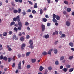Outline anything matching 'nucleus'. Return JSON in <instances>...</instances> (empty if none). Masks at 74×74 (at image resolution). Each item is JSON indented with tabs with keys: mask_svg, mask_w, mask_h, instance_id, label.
Returning <instances> with one entry per match:
<instances>
[{
	"mask_svg": "<svg viewBox=\"0 0 74 74\" xmlns=\"http://www.w3.org/2000/svg\"><path fill=\"white\" fill-rule=\"evenodd\" d=\"M58 42H59V40H57V41H56L54 42V44L55 45H56V44H58Z\"/></svg>",
	"mask_w": 74,
	"mask_h": 74,
	"instance_id": "obj_53",
	"label": "nucleus"
},
{
	"mask_svg": "<svg viewBox=\"0 0 74 74\" xmlns=\"http://www.w3.org/2000/svg\"><path fill=\"white\" fill-rule=\"evenodd\" d=\"M67 11L68 12H70L71 11V8H67Z\"/></svg>",
	"mask_w": 74,
	"mask_h": 74,
	"instance_id": "obj_13",
	"label": "nucleus"
},
{
	"mask_svg": "<svg viewBox=\"0 0 74 74\" xmlns=\"http://www.w3.org/2000/svg\"><path fill=\"white\" fill-rule=\"evenodd\" d=\"M73 58V56H71L69 57V59H70V60H71V59H72Z\"/></svg>",
	"mask_w": 74,
	"mask_h": 74,
	"instance_id": "obj_30",
	"label": "nucleus"
},
{
	"mask_svg": "<svg viewBox=\"0 0 74 74\" xmlns=\"http://www.w3.org/2000/svg\"><path fill=\"white\" fill-rule=\"evenodd\" d=\"M27 30H28V31L30 30V27H28L27 28Z\"/></svg>",
	"mask_w": 74,
	"mask_h": 74,
	"instance_id": "obj_61",
	"label": "nucleus"
},
{
	"mask_svg": "<svg viewBox=\"0 0 74 74\" xmlns=\"http://www.w3.org/2000/svg\"><path fill=\"white\" fill-rule=\"evenodd\" d=\"M53 50V49H50L49 51L48 52V53L49 55H51V52H52V51Z\"/></svg>",
	"mask_w": 74,
	"mask_h": 74,
	"instance_id": "obj_6",
	"label": "nucleus"
},
{
	"mask_svg": "<svg viewBox=\"0 0 74 74\" xmlns=\"http://www.w3.org/2000/svg\"><path fill=\"white\" fill-rule=\"evenodd\" d=\"M64 3L65 4H69V2L67 1H64Z\"/></svg>",
	"mask_w": 74,
	"mask_h": 74,
	"instance_id": "obj_38",
	"label": "nucleus"
},
{
	"mask_svg": "<svg viewBox=\"0 0 74 74\" xmlns=\"http://www.w3.org/2000/svg\"><path fill=\"white\" fill-rule=\"evenodd\" d=\"M29 17L31 18H33V15H32L31 14L29 15Z\"/></svg>",
	"mask_w": 74,
	"mask_h": 74,
	"instance_id": "obj_57",
	"label": "nucleus"
},
{
	"mask_svg": "<svg viewBox=\"0 0 74 74\" xmlns=\"http://www.w3.org/2000/svg\"><path fill=\"white\" fill-rule=\"evenodd\" d=\"M52 21L53 22H58V21L57 20H56L55 18H53L52 20Z\"/></svg>",
	"mask_w": 74,
	"mask_h": 74,
	"instance_id": "obj_26",
	"label": "nucleus"
},
{
	"mask_svg": "<svg viewBox=\"0 0 74 74\" xmlns=\"http://www.w3.org/2000/svg\"><path fill=\"white\" fill-rule=\"evenodd\" d=\"M66 24L67 26H69L70 25V22L69 21H67L66 22Z\"/></svg>",
	"mask_w": 74,
	"mask_h": 74,
	"instance_id": "obj_8",
	"label": "nucleus"
},
{
	"mask_svg": "<svg viewBox=\"0 0 74 74\" xmlns=\"http://www.w3.org/2000/svg\"><path fill=\"white\" fill-rule=\"evenodd\" d=\"M69 45L70 46H71L72 47H73L74 45H73V43L72 42H70L69 43Z\"/></svg>",
	"mask_w": 74,
	"mask_h": 74,
	"instance_id": "obj_27",
	"label": "nucleus"
},
{
	"mask_svg": "<svg viewBox=\"0 0 74 74\" xmlns=\"http://www.w3.org/2000/svg\"><path fill=\"white\" fill-rule=\"evenodd\" d=\"M22 33L21 32H19V33L18 35L19 36H22Z\"/></svg>",
	"mask_w": 74,
	"mask_h": 74,
	"instance_id": "obj_58",
	"label": "nucleus"
},
{
	"mask_svg": "<svg viewBox=\"0 0 74 74\" xmlns=\"http://www.w3.org/2000/svg\"><path fill=\"white\" fill-rule=\"evenodd\" d=\"M55 33L57 35L58 34V31H55Z\"/></svg>",
	"mask_w": 74,
	"mask_h": 74,
	"instance_id": "obj_63",
	"label": "nucleus"
},
{
	"mask_svg": "<svg viewBox=\"0 0 74 74\" xmlns=\"http://www.w3.org/2000/svg\"><path fill=\"white\" fill-rule=\"evenodd\" d=\"M43 37L45 38L46 39H48L49 38V35L48 34L45 35L43 36Z\"/></svg>",
	"mask_w": 74,
	"mask_h": 74,
	"instance_id": "obj_5",
	"label": "nucleus"
},
{
	"mask_svg": "<svg viewBox=\"0 0 74 74\" xmlns=\"http://www.w3.org/2000/svg\"><path fill=\"white\" fill-rule=\"evenodd\" d=\"M28 12H31V10L29 9L27 10Z\"/></svg>",
	"mask_w": 74,
	"mask_h": 74,
	"instance_id": "obj_59",
	"label": "nucleus"
},
{
	"mask_svg": "<svg viewBox=\"0 0 74 74\" xmlns=\"http://www.w3.org/2000/svg\"><path fill=\"white\" fill-rule=\"evenodd\" d=\"M42 54L43 55H47V54H48V53L46 52H44L42 53Z\"/></svg>",
	"mask_w": 74,
	"mask_h": 74,
	"instance_id": "obj_37",
	"label": "nucleus"
},
{
	"mask_svg": "<svg viewBox=\"0 0 74 74\" xmlns=\"http://www.w3.org/2000/svg\"><path fill=\"white\" fill-rule=\"evenodd\" d=\"M15 23L14 21H13V22H11L10 24V26H12L13 25H15Z\"/></svg>",
	"mask_w": 74,
	"mask_h": 74,
	"instance_id": "obj_15",
	"label": "nucleus"
},
{
	"mask_svg": "<svg viewBox=\"0 0 74 74\" xmlns=\"http://www.w3.org/2000/svg\"><path fill=\"white\" fill-rule=\"evenodd\" d=\"M20 40L21 41H24V38L23 37H20Z\"/></svg>",
	"mask_w": 74,
	"mask_h": 74,
	"instance_id": "obj_24",
	"label": "nucleus"
},
{
	"mask_svg": "<svg viewBox=\"0 0 74 74\" xmlns=\"http://www.w3.org/2000/svg\"><path fill=\"white\" fill-rule=\"evenodd\" d=\"M15 57H16V56H14L13 57L12 60L14 62H15Z\"/></svg>",
	"mask_w": 74,
	"mask_h": 74,
	"instance_id": "obj_36",
	"label": "nucleus"
},
{
	"mask_svg": "<svg viewBox=\"0 0 74 74\" xmlns=\"http://www.w3.org/2000/svg\"><path fill=\"white\" fill-rule=\"evenodd\" d=\"M11 59H12L11 58H8V62H11Z\"/></svg>",
	"mask_w": 74,
	"mask_h": 74,
	"instance_id": "obj_43",
	"label": "nucleus"
},
{
	"mask_svg": "<svg viewBox=\"0 0 74 74\" xmlns=\"http://www.w3.org/2000/svg\"><path fill=\"white\" fill-rule=\"evenodd\" d=\"M63 13V14H64V15H67V12H66V11L65 10L64 11Z\"/></svg>",
	"mask_w": 74,
	"mask_h": 74,
	"instance_id": "obj_34",
	"label": "nucleus"
},
{
	"mask_svg": "<svg viewBox=\"0 0 74 74\" xmlns=\"http://www.w3.org/2000/svg\"><path fill=\"white\" fill-rule=\"evenodd\" d=\"M26 26H28L29 25V23L28 22H26L25 23Z\"/></svg>",
	"mask_w": 74,
	"mask_h": 74,
	"instance_id": "obj_47",
	"label": "nucleus"
},
{
	"mask_svg": "<svg viewBox=\"0 0 74 74\" xmlns=\"http://www.w3.org/2000/svg\"><path fill=\"white\" fill-rule=\"evenodd\" d=\"M56 19L57 20H60V17L58 15H57L56 17Z\"/></svg>",
	"mask_w": 74,
	"mask_h": 74,
	"instance_id": "obj_21",
	"label": "nucleus"
},
{
	"mask_svg": "<svg viewBox=\"0 0 74 74\" xmlns=\"http://www.w3.org/2000/svg\"><path fill=\"white\" fill-rule=\"evenodd\" d=\"M15 63H13V65L12 66V67L14 68V67H15Z\"/></svg>",
	"mask_w": 74,
	"mask_h": 74,
	"instance_id": "obj_49",
	"label": "nucleus"
},
{
	"mask_svg": "<svg viewBox=\"0 0 74 74\" xmlns=\"http://www.w3.org/2000/svg\"><path fill=\"white\" fill-rule=\"evenodd\" d=\"M0 58L1 59H3L4 58V56L3 55H1L0 57Z\"/></svg>",
	"mask_w": 74,
	"mask_h": 74,
	"instance_id": "obj_39",
	"label": "nucleus"
},
{
	"mask_svg": "<svg viewBox=\"0 0 74 74\" xmlns=\"http://www.w3.org/2000/svg\"><path fill=\"white\" fill-rule=\"evenodd\" d=\"M22 14H23V15L24 16V15H26V12L25 11L22 12Z\"/></svg>",
	"mask_w": 74,
	"mask_h": 74,
	"instance_id": "obj_31",
	"label": "nucleus"
},
{
	"mask_svg": "<svg viewBox=\"0 0 74 74\" xmlns=\"http://www.w3.org/2000/svg\"><path fill=\"white\" fill-rule=\"evenodd\" d=\"M64 56H62L60 58V60L61 61H62V60H63V59H64Z\"/></svg>",
	"mask_w": 74,
	"mask_h": 74,
	"instance_id": "obj_14",
	"label": "nucleus"
},
{
	"mask_svg": "<svg viewBox=\"0 0 74 74\" xmlns=\"http://www.w3.org/2000/svg\"><path fill=\"white\" fill-rule=\"evenodd\" d=\"M47 26L49 27L51 26V23H48L47 24Z\"/></svg>",
	"mask_w": 74,
	"mask_h": 74,
	"instance_id": "obj_51",
	"label": "nucleus"
},
{
	"mask_svg": "<svg viewBox=\"0 0 74 74\" xmlns=\"http://www.w3.org/2000/svg\"><path fill=\"white\" fill-rule=\"evenodd\" d=\"M8 51H12V49H11V48H8Z\"/></svg>",
	"mask_w": 74,
	"mask_h": 74,
	"instance_id": "obj_50",
	"label": "nucleus"
},
{
	"mask_svg": "<svg viewBox=\"0 0 74 74\" xmlns=\"http://www.w3.org/2000/svg\"><path fill=\"white\" fill-rule=\"evenodd\" d=\"M40 15H42L43 13V10L42 9H40Z\"/></svg>",
	"mask_w": 74,
	"mask_h": 74,
	"instance_id": "obj_22",
	"label": "nucleus"
},
{
	"mask_svg": "<svg viewBox=\"0 0 74 74\" xmlns=\"http://www.w3.org/2000/svg\"><path fill=\"white\" fill-rule=\"evenodd\" d=\"M29 43L30 44H33V41L32 40H30L29 42Z\"/></svg>",
	"mask_w": 74,
	"mask_h": 74,
	"instance_id": "obj_16",
	"label": "nucleus"
},
{
	"mask_svg": "<svg viewBox=\"0 0 74 74\" xmlns=\"http://www.w3.org/2000/svg\"><path fill=\"white\" fill-rule=\"evenodd\" d=\"M11 4L12 5H13V6H15V4H14V2H11Z\"/></svg>",
	"mask_w": 74,
	"mask_h": 74,
	"instance_id": "obj_54",
	"label": "nucleus"
},
{
	"mask_svg": "<svg viewBox=\"0 0 74 74\" xmlns=\"http://www.w3.org/2000/svg\"><path fill=\"white\" fill-rule=\"evenodd\" d=\"M60 69H63V66H62V65H61L60 66Z\"/></svg>",
	"mask_w": 74,
	"mask_h": 74,
	"instance_id": "obj_60",
	"label": "nucleus"
},
{
	"mask_svg": "<svg viewBox=\"0 0 74 74\" xmlns=\"http://www.w3.org/2000/svg\"><path fill=\"white\" fill-rule=\"evenodd\" d=\"M26 47V44L25 43H23L22 44V45L21 47V48L22 50H23L24 49V48Z\"/></svg>",
	"mask_w": 74,
	"mask_h": 74,
	"instance_id": "obj_3",
	"label": "nucleus"
},
{
	"mask_svg": "<svg viewBox=\"0 0 74 74\" xmlns=\"http://www.w3.org/2000/svg\"><path fill=\"white\" fill-rule=\"evenodd\" d=\"M71 14H72V15H73V16H74V12H72Z\"/></svg>",
	"mask_w": 74,
	"mask_h": 74,
	"instance_id": "obj_64",
	"label": "nucleus"
},
{
	"mask_svg": "<svg viewBox=\"0 0 74 74\" xmlns=\"http://www.w3.org/2000/svg\"><path fill=\"white\" fill-rule=\"evenodd\" d=\"M32 63H34L36 62V60L35 59H33L31 60Z\"/></svg>",
	"mask_w": 74,
	"mask_h": 74,
	"instance_id": "obj_11",
	"label": "nucleus"
},
{
	"mask_svg": "<svg viewBox=\"0 0 74 74\" xmlns=\"http://www.w3.org/2000/svg\"><path fill=\"white\" fill-rule=\"evenodd\" d=\"M17 56L19 58H20L21 57V55L19 54H18Z\"/></svg>",
	"mask_w": 74,
	"mask_h": 74,
	"instance_id": "obj_55",
	"label": "nucleus"
},
{
	"mask_svg": "<svg viewBox=\"0 0 74 74\" xmlns=\"http://www.w3.org/2000/svg\"><path fill=\"white\" fill-rule=\"evenodd\" d=\"M54 52L55 54H56L58 53V50L56 49H54Z\"/></svg>",
	"mask_w": 74,
	"mask_h": 74,
	"instance_id": "obj_10",
	"label": "nucleus"
},
{
	"mask_svg": "<svg viewBox=\"0 0 74 74\" xmlns=\"http://www.w3.org/2000/svg\"><path fill=\"white\" fill-rule=\"evenodd\" d=\"M62 70L63 71H64L65 72H66L67 71V69L66 68H63L62 69Z\"/></svg>",
	"mask_w": 74,
	"mask_h": 74,
	"instance_id": "obj_23",
	"label": "nucleus"
},
{
	"mask_svg": "<svg viewBox=\"0 0 74 74\" xmlns=\"http://www.w3.org/2000/svg\"><path fill=\"white\" fill-rule=\"evenodd\" d=\"M7 34V32H5L3 34V36H6Z\"/></svg>",
	"mask_w": 74,
	"mask_h": 74,
	"instance_id": "obj_28",
	"label": "nucleus"
},
{
	"mask_svg": "<svg viewBox=\"0 0 74 74\" xmlns=\"http://www.w3.org/2000/svg\"><path fill=\"white\" fill-rule=\"evenodd\" d=\"M34 8H37V3H35L34 4Z\"/></svg>",
	"mask_w": 74,
	"mask_h": 74,
	"instance_id": "obj_9",
	"label": "nucleus"
},
{
	"mask_svg": "<svg viewBox=\"0 0 74 74\" xmlns=\"http://www.w3.org/2000/svg\"><path fill=\"white\" fill-rule=\"evenodd\" d=\"M31 53L30 52H27L26 53V56H29Z\"/></svg>",
	"mask_w": 74,
	"mask_h": 74,
	"instance_id": "obj_18",
	"label": "nucleus"
},
{
	"mask_svg": "<svg viewBox=\"0 0 74 74\" xmlns=\"http://www.w3.org/2000/svg\"><path fill=\"white\" fill-rule=\"evenodd\" d=\"M12 31H10L9 32V34H10V35L12 34Z\"/></svg>",
	"mask_w": 74,
	"mask_h": 74,
	"instance_id": "obj_52",
	"label": "nucleus"
},
{
	"mask_svg": "<svg viewBox=\"0 0 74 74\" xmlns=\"http://www.w3.org/2000/svg\"><path fill=\"white\" fill-rule=\"evenodd\" d=\"M7 59L8 58L7 57H6V56L4 57V58H3V60L5 61H7Z\"/></svg>",
	"mask_w": 74,
	"mask_h": 74,
	"instance_id": "obj_33",
	"label": "nucleus"
},
{
	"mask_svg": "<svg viewBox=\"0 0 74 74\" xmlns=\"http://www.w3.org/2000/svg\"><path fill=\"white\" fill-rule=\"evenodd\" d=\"M55 64L56 65H59V62H58V61H56L55 62Z\"/></svg>",
	"mask_w": 74,
	"mask_h": 74,
	"instance_id": "obj_42",
	"label": "nucleus"
},
{
	"mask_svg": "<svg viewBox=\"0 0 74 74\" xmlns=\"http://www.w3.org/2000/svg\"><path fill=\"white\" fill-rule=\"evenodd\" d=\"M22 63V62H21V61H20L18 65V68L19 70H21L22 69V68H21V64Z\"/></svg>",
	"mask_w": 74,
	"mask_h": 74,
	"instance_id": "obj_2",
	"label": "nucleus"
},
{
	"mask_svg": "<svg viewBox=\"0 0 74 74\" xmlns=\"http://www.w3.org/2000/svg\"><path fill=\"white\" fill-rule=\"evenodd\" d=\"M73 70H74V68H71L69 70V72H70L71 73V72H72V71H73Z\"/></svg>",
	"mask_w": 74,
	"mask_h": 74,
	"instance_id": "obj_29",
	"label": "nucleus"
},
{
	"mask_svg": "<svg viewBox=\"0 0 74 74\" xmlns=\"http://www.w3.org/2000/svg\"><path fill=\"white\" fill-rule=\"evenodd\" d=\"M30 65H28L27 66V69H30Z\"/></svg>",
	"mask_w": 74,
	"mask_h": 74,
	"instance_id": "obj_45",
	"label": "nucleus"
},
{
	"mask_svg": "<svg viewBox=\"0 0 74 74\" xmlns=\"http://www.w3.org/2000/svg\"><path fill=\"white\" fill-rule=\"evenodd\" d=\"M33 43L31 44L28 47L30 48L31 49H33V48H34V46H33Z\"/></svg>",
	"mask_w": 74,
	"mask_h": 74,
	"instance_id": "obj_7",
	"label": "nucleus"
},
{
	"mask_svg": "<svg viewBox=\"0 0 74 74\" xmlns=\"http://www.w3.org/2000/svg\"><path fill=\"white\" fill-rule=\"evenodd\" d=\"M41 27H42V32H44V30H45V25H44L42 24L41 25Z\"/></svg>",
	"mask_w": 74,
	"mask_h": 74,
	"instance_id": "obj_4",
	"label": "nucleus"
},
{
	"mask_svg": "<svg viewBox=\"0 0 74 74\" xmlns=\"http://www.w3.org/2000/svg\"><path fill=\"white\" fill-rule=\"evenodd\" d=\"M30 38V36L29 35H27L26 36V38L27 39H29Z\"/></svg>",
	"mask_w": 74,
	"mask_h": 74,
	"instance_id": "obj_41",
	"label": "nucleus"
},
{
	"mask_svg": "<svg viewBox=\"0 0 74 74\" xmlns=\"http://www.w3.org/2000/svg\"><path fill=\"white\" fill-rule=\"evenodd\" d=\"M21 9L20 8H18V13H21Z\"/></svg>",
	"mask_w": 74,
	"mask_h": 74,
	"instance_id": "obj_44",
	"label": "nucleus"
},
{
	"mask_svg": "<svg viewBox=\"0 0 74 74\" xmlns=\"http://www.w3.org/2000/svg\"><path fill=\"white\" fill-rule=\"evenodd\" d=\"M15 2H19V3H22V0H15Z\"/></svg>",
	"mask_w": 74,
	"mask_h": 74,
	"instance_id": "obj_19",
	"label": "nucleus"
},
{
	"mask_svg": "<svg viewBox=\"0 0 74 74\" xmlns=\"http://www.w3.org/2000/svg\"><path fill=\"white\" fill-rule=\"evenodd\" d=\"M42 20L43 21V22H46L47 21V19L46 18H43Z\"/></svg>",
	"mask_w": 74,
	"mask_h": 74,
	"instance_id": "obj_35",
	"label": "nucleus"
},
{
	"mask_svg": "<svg viewBox=\"0 0 74 74\" xmlns=\"http://www.w3.org/2000/svg\"><path fill=\"white\" fill-rule=\"evenodd\" d=\"M66 37V35H65L64 34H62L60 36V38H62V37Z\"/></svg>",
	"mask_w": 74,
	"mask_h": 74,
	"instance_id": "obj_25",
	"label": "nucleus"
},
{
	"mask_svg": "<svg viewBox=\"0 0 74 74\" xmlns=\"http://www.w3.org/2000/svg\"><path fill=\"white\" fill-rule=\"evenodd\" d=\"M44 69V67H42V66H40L39 68L40 71H42Z\"/></svg>",
	"mask_w": 74,
	"mask_h": 74,
	"instance_id": "obj_17",
	"label": "nucleus"
},
{
	"mask_svg": "<svg viewBox=\"0 0 74 74\" xmlns=\"http://www.w3.org/2000/svg\"><path fill=\"white\" fill-rule=\"evenodd\" d=\"M48 70H49L50 71H51V70H52V68L51 66L48 67Z\"/></svg>",
	"mask_w": 74,
	"mask_h": 74,
	"instance_id": "obj_32",
	"label": "nucleus"
},
{
	"mask_svg": "<svg viewBox=\"0 0 74 74\" xmlns=\"http://www.w3.org/2000/svg\"><path fill=\"white\" fill-rule=\"evenodd\" d=\"M28 2L30 4H31V5H32L33 4V3H32V2H31L30 1H28Z\"/></svg>",
	"mask_w": 74,
	"mask_h": 74,
	"instance_id": "obj_46",
	"label": "nucleus"
},
{
	"mask_svg": "<svg viewBox=\"0 0 74 74\" xmlns=\"http://www.w3.org/2000/svg\"><path fill=\"white\" fill-rule=\"evenodd\" d=\"M70 65L69 64H68L66 65V68L68 69V68H70Z\"/></svg>",
	"mask_w": 74,
	"mask_h": 74,
	"instance_id": "obj_48",
	"label": "nucleus"
},
{
	"mask_svg": "<svg viewBox=\"0 0 74 74\" xmlns=\"http://www.w3.org/2000/svg\"><path fill=\"white\" fill-rule=\"evenodd\" d=\"M55 24L56 26H58L59 24L58 23L56 22L55 23Z\"/></svg>",
	"mask_w": 74,
	"mask_h": 74,
	"instance_id": "obj_62",
	"label": "nucleus"
},
{
	"mask_svg": "<svg viewBox=\"0 0 74 74\" xmlns=\"http://www.w3.org/2000/svg\"><path fill=\"white\" fill-rule=\"evenodd\" d=\"M32 13L34 14H35L36 13V12L35 11V10H33L32 11Z\"/></svg>",
	"mask_w": 74,
	"mask_h": 74,
	"instance_id": "obj_40",
	"label": "nucleus"
},
{
	"mask_svg": "<svg viewBox=\"0 0 74 74\" xmlns=\"http://www.w3.org/2000/svg\"><path fill=\"white\" fill-rule=\"evenodd\" d=\"M13 21L15 22H17L18 23V25L19 27L18 28L15 27L14 28V30H15L16 32H17L18 31V29L19 30H21L22 29V22L20 21H21V19H20V17H19V16H18L16 17H14L13 19Z\"/></svg>",
	"mask_w": 74,
	"mask_h": 74,
	"instance_id": "obj_1",
	"label": "nucleus"
},
{
	"mask_svg": "<svg viewBox=\"0 0 74 74\" xmlns=\"http://www.w3.org/2000/svg\"><path fill=\"white\" fill-rule=\"evenodd\" d=\"M13 40H14V39L16 38V35H14L13 36Z\"/></svg>",
	"mask_w": 74,
	"mask_h": 74,
	"instance_id": "obj_56",
	"label": "nucleus"
},
{
	"mask_svg": "<svg viewBox=\"0 0 74 74\" xmlns=\"http://www.w3.org/2000/svg\"><path fill=\"white\" fill-rule=\"evenodd\" d=\"M18 10L16 9H14L13 10V12L14 13V14H16L18 13Z\"/></svg>",
	"mask_w": 74,
	"mask_h": 74,
	"instance_id": "obj_12",
	"label": "nucleus"
},
{
	"mask_svg": "<svg viewBox=\"0 0 74 74\" xmlns=\"http://www.w3.org/2000/svg\"><path fill=\"white\" fill-rule=\"evenodd\" d=\"M57 15H56L55 14H53V19H55L56 18V16Z\"/></svg>",
	"mask_w": 74,
	"mask_h": 74,
	"instance_id": "obj_20",
	"label": "nucleus"
}]
</instances>
